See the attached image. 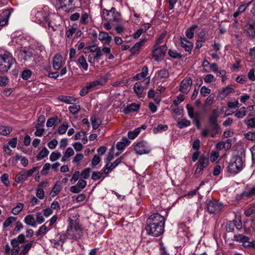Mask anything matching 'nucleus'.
<instances>
[{
    "instance_id": "0e129e2a",
    "label": "nucleus",
    "mask_w": 255,
    "mask_h": 255,
    "mask_svg": "<svg viewBox=\"0 0 255 255\" xmlns=\"http://www.w3.org/2000/svg\"><path fill=\"white\" fill-rule=\"evenodd\" d=\"M8 175L6 173L3 174L0 177L1 181L6 186L9 185V181L8 180Z\"/></svg>"
},
{
    "instance_id": "412c9836",
    "label": "nucleus",
    "mask_w": 255,
    "mask_h": 255,
    "mask_svg": "<svg viewBox=\"0 0 255 255\" xmlns=\"http://www.w3.org/2000/svg\"><path fill=\"white\" fill-rule=\"evenodd\" d=\"M99 39L101 41H104L107 44H109L112 40V37L109 36L107 32L104 31L99 33Z\"/></svg>"
},
{
    "instance_id": "423d86ee",
    "label": "nucleus",
    "mask_w": 255,
    "mask_h": 255,
    "mask_svg": "<svg viewBox=\"0 0 255 255\" xmlns=\"http://www.w3.org/2000/svg\"><path fill=\"white\" fill-rule=\"evenodd\" d=\"M103 14L104 18L109 22H118L121 19L120 13L116 10L115 7H112L109 10L104 9Z\"/></svg>"
},
{
    "instance_id": "774afa93",
    "label": "nucleus",
    "mask_w": 255,
    "mask_h": 255,
    "mask_svg": "<svg viewBox=\"0 0 255 255\" xmlns=\"http://www.w3.org/2000/svg\"><path fill=\"white\" fill-rule=\"evenodd\" d=\"M51 167V164L49 163H45L43 166L42 170L41 171V174L42 175H46L48 174L49 170Z\"/></svg>"
},
{
    "instance_id": "69168bd1",
    "label": "nucleus",
    "mask_w": 255,
    "mask_h": 255,
    "mask_svg": "<svg viewBox=\"0 0 255 255\" xmlns=\"http://www.w3.org/2000/svg\"><path fill=\"white\" fill-rule=\"evenodd\" d=\"M91 171L90 168H87L83 170L81 173V176L85 179H87L90 177V173Z\"/></svg>"
},
{
    "instance_id": "f03ea898",
    "label": "nucleus",
    "mask_w": 255,
    "mask_h": 255,
    "mask_svg": "<svg viewBox=\"0 0 255 255\" xmlns=\"http://www.w3.org/2000/svg\"><path fill=\"white\" fill-rule=\"evenodd\" d=\"M69 226L65 234L70 240H77L82 236V231L79 224V220L76 217L72 216L68 218Z\"/></svg>"
},
{
    "instance_id": "473e14b6",
    "label": "nucleus",
    "mask_w": 255,
    "mask_h": 255,
    "mask_svg": "<svg viewBox=\"0 0 255 255\" xmlns=\"http://www.w3.org/2000/svg\"><path fill=\"white\" fill-rule=\"evenodd\" d=\"M122 140L123 141H119L117 143L116 147L118 150H124L128 144V140L127 137H123Z\"/></svg>"
},
{
    "instance_id": "2f4dec72",
    "label": "nucleus",
    "mask_w": 255,
    "mask_h": 255,
    "mask_svg": "<svg viewBox=\"0 0 255 255\" xmlns=\"http://www.w3.org/2000/svg\"><path fill=\"white\" fill-rule=\"evenodd\" d=\"M133 90L136 95L141 96L143 92V87L140 82H136L134 84Z\"/></svg>"
},
{
    "instance_id": "a211bd4d",
    "label": "nucleus",
    "mask_w": 255,
    "mask_h": 255,
    "mask_svg": "<svg viewBox=\"0 0 255 255\" xmlns=\"http://www.w3.org/2000/svg\"><path fill=\"white\" fill-rule=\"evenodd\" d=\"M10 12L8 9H4L0 15V25L1 26L5 25L7 22Z\"/></svg>"
},
{
    "instance_id": "ea45409f",
    "label": "nucleus",
    "mask_w": 255,
    "mask_h": 255,
    "mask_svg": "<svg viewBox=\"0 0 255 255\" xmlns=\"http://www.w3.org/2000/svg\"><path fill=\"white\" fill-rule=\"evenodd\" d=\"M54 239L57 240V241L60 243V244H62L63 245L66 240L68 239L67 236H66L65 234H60L59 233L56 235Z\"/></svg>"
},
{
    "instance_id": "6ab92c4d",
    "label": "nucleus",
    "mask_w": 255,
    "mask_h": 255,
    "mask_svg": "<svg viewBox=\"0 0 255 255\" xmlns=\"http://www.w3.org/2000/svg\"><path fill=\"white\" fill-rule=\"evenodd\" d=\"M147 41L146 38H143L136 42L130 49V52L133 54H137L139 53V49Z\"/></svg>"
},
{
    "instance_id": "c9c22d12",
    "label": "nucleus",
    "mask_w": 255,
    "mask_h": 255,
    "mask_svg": "<svg viewBox=\"0 0 255 255\" xmlns=\"http://www.w3.org/2000/svg\"><path fill=\"white\" fill-rule=\"evenodd\" d=\"M75 139H80L85 143L87 141V138L84 132H79L75 135Z\"/></svg>"
},
{
    "instance_id": "3c124183",
    "label": "nucleus",
    "mask_w": 255,
    "mask_h": 255,
    "mask_svg": "<svg viewBox=\"0 0 255 255\" xmlns=\"http://www.w3.org/2000/svg\"><path fill=\"white\" fill-rule=\"evenodd\" d=\"M169 55L174 59H179L181 57V55L176 50L169 49L168 51Z\"/></svg>"
},
{
    "instance_id": "dca6fc26",
    "label": "nucleus",
    "mask_w": 255,
    "mask_h": 255,
    "mask_svg": "<svg viewBox=\"0 0 255 255\" xmlns=\"http://www.w3.org/2000/svg\"><path fill=\"white\" fill-rule=\"evenodd\" d=\"M181 46L186 51L190 53L193 47V43L185 37H180V38Z\"/></svg>"
},
{
    "instance_id": "9b49d317",
    "label": "nucleus",
    "mask_w": 255,
    "mask_h": 255,
    "mask_svg": "<svg viewBox=\"0 0 255 255\" xmlns=\"http://www.w3.org/2000/svg\"><path fill=\"white\" fill-rule=\"evenodd\" d=\"M209 160L208 158L205 156L200 157L196 163L197 167L196 169L195 174L197 176H200L202 173V171L204 168L207 166Z\"/></svg>"
},
{
    "instance_id": "4c0bfd02",
    "label": "nucleus",
    "mask_w": 255,
    "mask_h": 255,
    "mask_svg": "<svg viewBox=\"0 0 255 255\" xmlns=\"http://www.w3.org/2000/svg\"><path fill=\"white\" fill-rule=\"evenodd\" d=\"M61 182L60 181H57L56 182L53 188L52 192L53 193V196L57 195L60 192L61 189Z\"/></svg>"
},
{
    "instance_id": "338daca9",
    "label": "nucleus",
    "mask_w": 255,
    "mask_h": 255,
    "mask_svg": "<svg viewBox=\"0 0 255 255\" xmlns=\"http://www.w3.org/2000/svg\"><path fill=\"white\" fill-rule=\"evenodd\" d=\"M211 93V90L206 86H204L201 88L200 94L203 96L206 97Z\"/></svg>"
},
{
    "instance_id": "b1692460",
    "label": "nucleus",
    "mask_w": 255,
    "mask_h": 255,
    "mask_svg": "<svg viewBox=\"0 0 255 255\" xmlns=\"http://www.w3.org/2000/svg\"><path fill=\"white\" fill-rule=\"evenodd\" d=\"M24 221L27 225L34 228L36 227L37 224L33 215H28L26 216L24 218Z\"/></svg>"
},
{
    "instance_id": "6e6d98bb",
    "label": "nucleus",
    "mask_w": 255,
    "mask_h": 255,
    "mask_svg": "<svg viewBox=\"0 0 255 255\" xmlns=\"http://www.w3.org/2000/svg\"><path fill=\"white\" fill-rule=\"evenodd\" d=\"M76 30H77L76 27H74L73 26L71 27L70 29H69L68 30H67L66 31V33H65L66 36L68 39H71L73 35L76 32Z\"/></svg>"
},
{
    "instance_id": "9d476101",
    "label": "nucleus",
    "mask_w": 255,
    "mask_h": 255,
    "mask_svg": "<svg viewBox=\"0 0 255 255\" xmlns=\"http://www.w3.org/2000/svg\"><path fill=\"white\" fill-rule=\"evenodd\" d=\"M135 152L138 155H142L143 154H148L151 149L147 143L144 141H141L137 143L134 146Z\"/></svg>"
},
{
    "instance_id": "680f3d73",
    "label": "nucleus",
    "mask_w": 255,
    "mask_h": 255,
    "mask_svg": "<svg viewBox=\"0 0 255 255\" xmlns=\"http://www.w3.org/2000/svg\"><path fill=\"white\" fill-rule=\"evenodd\" d=\"M166 31H164L162 33H161L158 38L156 39L155 41V44L154 45H156V46H158L159 44L162 43L163 42V40L165 38L166 35Z\"/></svg>"
},
{
    "instance_id": "bf43d9fd",
    "label": "nucleus",
    "mask_w": 255,
    "mask_h": 255,
    "mask_svg": "<svg viewBox=\"0 0 255 255\" xmlns=\"http://www.w3.org/2000/svg\"><path fill=\"white\" fill-rule=\"evenodd\" d=\"M158 76L160 79L167 78L169 77V73L166 69H161L158 72Z\"/></svg>"
},
{
    "instance_id": "cd10ccee",
    "label": "nucleus",
    "mask_w": 255,
    "mask_h": 255,
    "mask_svg": "<svg viewBox=\"0 0 255 255\" xmlns=\"http://www.w3.org/2000/svg\"><path fill=\"white\" fill-rule=\"evenodd\" d=\"M16 217H14L13 216H10L8 217L3 223V228L6 229L8 227H11L12 226V224L15 222H16Z\"/></svg>"
},
{
    "instance_id": "7c9ffc66",
    "label": "nucleus",
    "mask_w": 255,
    "mask_h": 255,
    "mask_svg": "<svg viewBox=\"0 0 255 255\" xmlns=\"http://www.w3.org/2000/svg\"><path fill=\"white\" fill-rule=\"evenodd\" d=\"M12 130L11 127L9 126H0V134L2 135H8Z\"/></svg>"
},
{
    "instance_id": "bb28decb",
    "label": "nucleus",
    "mask_w": 255,
    "mask_h": 255,
    "mask_svg": "<svg viewBox=\"0 0 255 255\" xmlns=\"http://www.w3.org/2000/svg\"><path fill=\"white\" fill-rule=\"evenodd\" d=\"M197 27V25L194 24L187 29L185 31V35L187 38L191 39L194 37V31Z\"/></svg>"
},
{
    "instance_id": "4d7b16f0",
    "label": "nucleus",
    "mask_w": 255,
    "mask_h": 255,
    "mask_svg": "<svg viewBox=\"0 0 255 255\" xmlns=\"http://www.w3.org/2000/svg\"><path fill=\"white\" fill-rule=\"evenodd\" d=\"M69 126L67 122H64L58 128V132L60 134H64L66 132Z\"/></svg>"
},
{
    "instance_id": "de8ad7c7",
    "label": "nucleus",
    "mask_w": 255,
    "mask_h": 255,
    "mask_svg": "<svg viewBox=\"0 0 255 255\" xmlns=\"http://www.w3.org/2000/svg\"><path fill=\"white\" fill-rule=\"evenodd\" d=\"M190 122L185 119H182L177 123V127L180 128H183L190 126Z\"/></svg>"
},
{
    "instance_id": "5fc2aeb1",
    "label": "nucleus",
    "mask_w": 255,
    "mask_h": 255,
    "mask_svg": "<svg viewBox=\"0 0 255 255\" xmlns=\"http://www.w3.org/2000/svg\"><path fill=\"white\" fill-rule=\"evenodd\" d=\"M88 18L89 14L87 13H82L80 20V23L82 25H86L88 23Z\"/></svg>"
},
{
    "instance_id": "4be33fe9",
    "label": "nucleus",
    "mask_w": 255,
    "mask_h": 255,
    "mask_svg": "<svg viewBox=\"0 0 255 255\" xmlns=\"http://www.w3.org/2000/svg\"><path fill=\"white\" fill-rule=\"evenodd\" d=\"M139 108V105L135 103H132L128 105L124 109V112L125 114H129L132 112L137 111Z\"/></svg>"
},
{
    "instance_id": "c756f323",
    "label": "nucleus",
    "mask_w": 255,
    "mask_h": 255,
    "mask_svg": "<svg viewBox=\"0 0 255 255\" xmlns=\"http://www.w3.org/2000/svg\"><path fill=\"white\" fill-rule=\"evenodd\" d=\"M58 99L60 101L63 102L68 104H73L76 101V99L72 97L61 96L58 98Z\"/></svg>"
},
{
    "instance_id": "e2e57ef3",
    "label": "nucleus",
    "mask_w": 255,
    "mask_h": 255,
    "mask_svg": "<svg viewBox=\"0 0 255 255\" xmlns=\"http://www.w3.org/2000/svg\"><path fill=\"white\" fill-rule=\"evenodd\" d=\"M36 223L41 224L45 221L43 216L41 212H37L36 213Z\"/></svg>"
},
{
    "instance_id": "8fccbe9b",
    "label": "nucleus",
    "mask_w": 255,
    "mask_h": 255,
    "mask_svg": "<svg viewBox=\"0 0 255 255\" xmlns=\"http://www.w3.org/2000/svg\"><path fill=\"white\" fill-rule=\"evenodd\" d=\"M81 109L80 106L79 105H74L69 107V110L73 115H76L80 111Z\"/></svg>"
},
{
    "instance_id": "20e7f679",
    "label": "nucleus",
    "mask_w": 255,
    "mask_h": 255,
    "mask_svg": "<svg viewBox=\"0 0 255 255\" xmlns=\"http://www.w3.org/2000/svg\"><path fill=\"white\" fill-rule=\"evenodd\" d=\"M244 166L242 158L240 156H235L229 164L228 171L233 174H237L243 169Z\"/></svg>"
},
{
    "instance_id": "c03bdc74",
    "label": "nucleus",
    "mask_w": 255,
    "mask_h": 255,
    "mask_svg": "<svg viewBox=\"0 0 255 255\" xmlns=\"http://www.w3.org/2000/svg\"><path fill=\"white\" fill-rule=\"evenodd\" d=\"M92 125L94 129H96L100 125L101 122L100 120L96 118L95 116H92L91 118Z\"/></svg>"
},
{
    "instance_id": "aec40b11",
    "label": "nucleus",
    "mask_w": 255,
    "mask_h": 255,
    "mask_svg": "<svg viewBox=\"0 0 255 255\" xmlns=\"http://www.w3.org/2000/svg\"><path fill=\"white\" fill-rule=\"evenodd\" d=\"M220 112L218 109H214L211 115L209 117V124H214L218 123L217 119L220 116Z\"/></svg>"
},
{
    "instance_id": "e433bc0d",
    "label": "nucleus",
    "mask_w": 255,
    "mask_h": 255,
    "mask_svg": "<svg viewBox=\"0 0 255 255\" xmlns=\"http://www.w3.org/2000/svg\"><path fill=\"white\" fill-rule=\"evenodd\" d=\"M140 132V128H136L132 131H129L128 132V137L129 139H133L139 134Z\"/></svg>"
},
{
    "instance_id": "c85d7f7f",
    "label": "nucleus",
    "mask_w": 255,
    "mask_h": 255,
    "mask_svg": "<svg viewBox=\"0 0 255 255\" xmlns=\"http://www.w3.org/2000/svg\"><path fill=\"white\" fill-rule=\"evenodd\" d=\"M78 62L79 67L80 68H83L85 71H87L88 70V64L83 55H82L79 57Z\"/></svg>"
},
{
    "instance_id": "5701e85b",
    "label": "nucleus",
    "mask_w": 255,
    "mask_h": 255,
    "mask_svg": "<svg viewBox=\"0 0 255 255\" xmlns=\"http://www.w3.org/2000/svg\"><path fill=\"white\" fill-rule=\"evenodd\" d=\"M27 177L25 169H23L20 171L16 176L15 181L17 183L23 182L27 180Z\"/></svg>"
},
{
    "instance_id": "f8f14e48",
    "label": "nucleus",
    "mask_w": 255,
    "mask_h": 255,
    "mask_svg": "<svg viewBox=\"0 0 255 255\" xmlns=\"http://www.w3.org/2000/svg\"><path fill=\"white\" fill-rule=\"evenodd\" d=\"M192 84V81L190 77H185L180 83L179 91L183 94H187Z\"/></svg>"
},
{
    "instance_id": "1a4fd4ad",
    "label": "nucleus",
    "mask_w": 255,
    "mask_h": 255,
    "mask_svg": "<svg viewBox=\"0 0 255 255\" xmlns=\"http://www.w3.org/2000/svg\"><path fill=\"white\" fill-rule=\"evenodd\" d=\"M167 49L166 44H164L161 46H156L154 45L152 49V57L154 58L155 61H159L162 59Z\"/></svg>"
},
{
    "instance_id": "37998d69",
    "label": "nucleus",
    "mask_w": 255,
    "mask_h": 255,
    "mask_svg": "<svg viewBox=\"0 0 255 255\" xmlns=\"http://www.w3.org/2000/svg\"><path fill=\"white\" fill-rule=\"evenodd\" d=\"M23 208V204L21 203H18L16 207L12 209L11 212L13 215H17L20 212Z\"/></svg>"
},
{
    "instance_id": "f704fd0d",
    "label": "nucleus",
    "mask_w": 255,
    "mask_h": 255,
    "mask_svg": "<svg viewBox=\"0 0 255 255\" xmlns=\"http://www.w3.org/2000/svg\"><path fill=\"white\" fill-rule=\"evenodd\" d=\"M49 152L48 150L46 147L43 148L36 156L37 160H40L46 157Z\"/></svg>"
},
{
    "instance_id": "09e8293b",
    "label": "nucleus",
    "mask_w": 255,
    "mask_h": 255,
    "mask_svg": "<svg viewBox=\"0 0 255 255\" xmlns=\"http://www.w3.org/2000/svg\"><path fill=\"white\" fill-rule=\"evenodd\" d=\"M234 90V89L232 85H228L222 89L221 94L227 96L228 94L232 93Z\"/></svg>"
},
{
    "instance_id": "f3484780",
    "label": "nucleus",
    "mask_w": 255,
    "mask_h": 255,
    "mask_svg": "<svg viewBox=\"0 0 255 255\" xmlns=\"http://www.w3.org/2000/svg\"><path fill=\"white\" fill-rule=\"evenodd\" d=\"M19 56L24 61H29L32 59L33 54L28 48L25 47L20 52Z\"/></svg>"
},
{
    "instance_id": "0eeeda50",
    "label": "nucleus",
    "mask_w": 255,
    "mask_h": 255,
    "mask_svg": "<svg viewBox=\"0 0 255 255\" xmlns=\"http://www.w3.org/2000/svg\"><path fill=\"white\" fill-rule=\"evenodd\" d=\"M234 240L240 243L245 248L255 249V241H250L249 238L243 234L234 235Z\"/></svg>"
},
{
    "instance_id": "393cba45",
    "label": "nucleus",
    "mask_w": 255,
    "mask_h": 255,
    "mask_svg": "<svg viewBox=\"0 0 255 255\" xmlns=\"http://www.w3.org/2000/svg\"><path fill=\"white\" fill-rule=\"evenodd\" d=\"M209 127L210 128V134L212 137H214L219 132L220 127L218 123L214 124H209Z\"/></svg>"
},
{
    "instance_id": "13d9d810",
    "label": "nucleus",
    "mask_w": 255,
    "mask_h": 255,
    "mask_svg": "<svg viewBox=\"0 0 255 255\" xmlns=\"http://www.w3.org/2000/svg\"><path fill=\"white\" fill-rule=\"evenodd\" d=\"M50 243L52 247L57 250H60L63 248V245L62 244H60V243L55 239L51 240Z\"/></svg>"
},
{
    "instance_id": "864d4df0",
    "label": "nucleus",
    "mask_w": 255,
    "mask_h": 255,
    "mask_svg": "<svg viewBox=\"0 0 255 255\" xmlns=\"http://www.w3.org/2000/svg\"><path fill=\"white\" fill-rule=\"evenodd\" d=\"M31 71L29 69H26L22 71L21 76L23 80H26L31 77Z\"/></svg>"
},
{
    "instance_id": "603ef678",
    "label": "nucleus",
    "mask_w": 255,
    "mask_h": 255,
    "mask_svg": "<svg viewBox=\"0 0 255 255\" xmlns=\"http://www.w3.org/2000/svg\"><path fill=\"white\" fill-rule=\"evenodd\" d=\"M61 155V154L60 152L54 151L51 153L49 159L51 161L54 162L58 159L60 157Z\"/></svg>"
},
{
    "instance_id": "58836bf2",
    "label": "nucleus",
    "mask_w": 255,
    "mask_h": 255,
    "mask_svg": "<svg viewBox=\"0 0 255 255\" xmlns=\"http://www.w3.org/2000/svg\"><path fill=\"white\" fill-rule=\"evenodd\" d=\"M48 222H47L45 224L43 225L36 232V235L37 237L40 236L41 235H44L47 233L49 230L47 229V228L46 226V224Z\"/></svg>"
},
{
    "instance_id": "72a5a7b5",
    "label": "nucleus",
    "mask_w": 255,
    "mask_h": 255,
    "mask_svg": "<svg viewBox=\"0 0 255 255\" xmlns=\"http://www.w3.org/2000/svg\"><path fill=\"white\" fill-rule=\"evenodd\" d=\"M246 113L247 110L246 108L243 107L236 111L235 116L238 119H242L246 116Z\"/></svg>"
},
{
    "instance_id": "49530a36",
    "label": "nucleus",
    "mask_w": 255,
    "mask_h": 255,
    "mask_svg": "<svg viewBox=\"0 0 255 255\" xmlns=\"http://www.w3.org/2000/svg\"><path fill=\"white\" fill-rule=\"evenodd\" d=\"M35 52L39 57L42 56L43 55H45L46 54L45 47L41 45H38L35 47Z\"/></svg>"
},
{
    "instance_id": "2eb2a0df",
    "label": "nucleus",
    "mask_w": 255,
    "mask_h": 255,
    "mask_svg": "<svg viewBox=\"0 0 255 255\" xmlns=\"http://www.w3.org/2000/svg\"><path fill=\"white\" fill-rule=\"evenodd\" d=\"M60 7L65 11L69 10L74 7V0H59Z\"/></svg>"
},
{
    "instance_id": "a19ab883",
    "label": "nucleus",
    "mask_w": 255,
    "mask_h": 255,
    "mask_svg": "<svg viewBox=\"0 0 255 255\" xmlns=\"http://www.w3.org/2000/svg\"><path fill=\"white\" fill-rule=\"evenodd\" d=\"M168 129V127L166 125H159L156 127H155L153 131L154 133H157L162 131H166Z\"/></svg>"
},
{
    "instance_id": "052dcab7",
    "label": "nucleus",
    "mask_w": 255,
    "mask_h": 255,
    "mask_svg": "<svg viewBox=\"0 0 255 255\" xmlns=\"http://www.w3.org/2000/svg\"><path fill=\"white\" fill-rule=\"evenodd\" d=\"M58 120V119L57 117H53L49 119L47 121L46 126L48 128H51L53 127L55 125Z\"/></svg>"
},
{
    "instance_id": "6e6552de",
    "label": "nucleus",
    "mask_w": 255,
    "mask_h": 255,
    "mask_svg": "<svg viewBox=\"0 0 255 255\" xmlns=\"http://www.w3.org/2000/svg\"><path fill=\"white\" fill-rule=\"evenodd\" d=\"M223 207V204L216 200H209L206 203V208L210 214H216L220 212Z\"/></svg>"
},
{
    "instance_id": "4468645a",
    "label": "nucleus",
    "mask_w": 255,
    "mask_h": 255,
    "mask_svg": "<svg viewBox=\"0 0 255 255\" xmlns=\"http://www.w3.org/2000/svg\"><path fill=\"white\" fill-rule=\"evenodd\" d=\"M148 74V69L147 66H144L142 69V71L140 73L137 74L134 77L133 79L135 80H140L143 78H145L143 81L146 85H147L150 82V78L149 77L146 78V76Z\"/></svg>"
},
{
    "instance_id": "a18cd8bd",
    "label": "nucleus",
    "mask_w": 255,
    "mask_h": 255,
    "mask_svg": "<svg viewBox=\"0 0 255 255\" xmlns=\"http://www.w3.org/2000/svg\"><path fill=\"white\" fill-rule=\"evenodd\" d=\"M244 123L248 128H255V117L248 119H245L244 121Z\"/></svg>"
},
{
    "instance_id": "ddd939ff",
    "label": "nucleus",
    "mask_w": 255,
    "mask_h": 255,
    "mask_svg": "<svg viewBox=\"0 0 255 255\" xmlns=\"http://www.w3.org/2000/svg\"><path fill=\"white\" fill-rule=\"evenodd\" d=\"M244 33L249 38L255 37V23L253 21L248 22L245 26Z\"/></svg>"
},
{
    "instance_id": "7ed1b4c3",
    "label": "nucleus",
    "mask_w": 255,
    "mask_h": 255,
    "mask_svg": "<svg viewBox=\"0 0 255 255\" xmlns=\"http://www.w3.org/2000/svg\"><path fill=\"white\" fill-rule=\"evenodd\" d=\"M15 62V59L9 53L0 55V72H7Z\"/></svg>"
},
{
    "instance_id": "a878e982",
    "label": "nucleus",
    "mask_w": 255,
    "mask_h": 255,
    "mask_svg": "<svg viewBox=\"0 0 255 255\" xmlns=\"http://www.w3.org/2000/svg\"><path fill=\"white\" fill-rule=\"evenodd\" d=\"M62 57L60 55H56L54 56L53 62V67L55 70L60 69L62 63Z\"/></svg>"
},
{
    "instance_id": "39448f33",
    "label": "nucleus",
    "mask_w": 255,
    "mask_h": 255,
    "mask_svg": "<svg viewBox=\"0 0 255 255\" xmlns=\"http://www.w3.org/2000/svg\"><path fill=\"white\" fill-rule=\"evenodd\" d=\"M46 7L44 8H36L33 9L31 11V15L33 16V20L35 22L41 24L44 22H48V14Z\"/></svg>"
},
{
    "instance_id": "f257e3e1",
    "label": "nucleus",
    "mask_w": 255,
    "mask_h": 255,
    "mask_svg": "<svg viewBox=\"0 0 255 255\" xmlns=\"http://www.w3.org/2000/svg\"><path fill=\"white\" fill-rule=\"evenodd\" d=\"M165 218L159 213L150 216L146 221L145 230L147 234L153 237H158L164 231Z\"/></svg>"
},
{
    "instance_id": "79ce46f5",
    "label": "nucleus",
    "mask_w": 255,
    "mask_h": 255,
    "mask_svg": "<svg viewBox=\"0 0 255 255\" xmlns=\"http://www.w3.org/2000/svg\"><path fill=\"white\" fill-rule=\"evenodd\" d=\"M186 108L187 110L189 117L192 119H193V118L197 119V118L198 117V114H194V108L192 107H191V106H190L189 104H187L186 105Z\"/></svg>"
}]
</instances>
